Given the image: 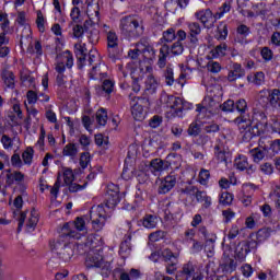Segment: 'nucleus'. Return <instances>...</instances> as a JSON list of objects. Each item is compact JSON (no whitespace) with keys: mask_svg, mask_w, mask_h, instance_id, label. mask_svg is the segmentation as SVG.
I'll return each mask as SVG.
<instances>
[{"mask_svg":"<svg viewBox=\"0 0 280 280\" xmlns=\"http://www.w3.org/2000/svg\"><path fill=\"white\" fill-rule=\"evenodd\" d=\"M234 166L236 167V170H240V172H244L246 167H248V158H246L245 155H238L234 160Z\"/></svg>","mask_w":280,"mask_h":280,"instance_id":"nucleus-40","label":"nucleus"},{"mask_svg":"<svg viewBox=\"0 0 280 280\" xmlns=\"http://www.w3.org/2000/svg\"><path fill=\"white\" fill-rule=\"evenodd\" d=\"M75 180V175H73V170L71 168H62V174H58L57 180L52 187H50V195L54 198H58V194L60 191V187H65V185H71Z\"/></svg>","mask_w":280,"mask_h":280,"instance_id":"nucleus-7","label":"nucleus"},{"mask_svg":"<svg viewBox=\"0 0 280 280\" xmlns=\"http://www.w3.org/2000/svg\"><path fill=\"white\" fill-rule=\"evenodd\" d=\"M141 224L144 226V229H156L159 219L154 214H145L141 220Z\"/></svg>","mask_w":280,"mask_h":280,"instance_id":"nucleus-31","label":"nucleus"},{"mask_svg":"<svg viewBox=\"0 0 280 280\" xmlns=\"http://www.w3.org/2000/svg\"><path fill=\"white\" fill-rule=\"evenodd\" d=\"M38 224V212L36 210L31 211V215L26 222V231L32 233Z\"/></svg>","mask_w":280,"mask_h":280,"instance_id":"nucleus-33","label":"nucleus"},{"mask_svg":"<svg viewBox=\"0 0 280 280\" xmlns=\"http://www.w3.org/2000/svg\"><path fill=\"white\" fill-rule=\"evenodd\" d=\"M78 152H79L78 144L68 143L63 147L62 155L69 156L70 159H75V156H78Z\"/></svg>","mask_w":280,"mask_h":280,"instance_id":"nucleus-34","label":"nucleus"},{"mask_svg":"<svg viewBox=\"0 0 280 280\" xmlns=\"http://www.w3.org/2000/svg\"><path fill=\"white\" fill-rule=\"evenodd\" d=\"M184 50L185 48L183 47L182 42H175L171 46V48L167 45H163L160 48V56L158 61V66L160 67V69H163L165 65H167V56H170V54H173V56H180V54H183Z\"/></svg>","mask_w":280,"mask_h":280,"instance_id":"nucleus-8","label":"nucleus"},{"mask_svg":"<svg viewBox=\"0 0 280 280\" xmlns=\"http://www.w3.org/2000/svg\"><path fill=\"white\" fill-rule=\"evenodd\" d=\"M106 43H107V56L115 60L117 56H119V36L115 31L107 32L106 35Z\"/></svg>","mask_w":280,"mask_h":280,"instance_id":"nucleus-11","label":"nucleus"},{"mask_svg":"<svg viewBox=\"0 0 280 280\" xmlns=\"http://www.w3.org/2000/svg\"><path fill=\"white\" fill-rule=\"evenodd\" d=\"M22 161L24 165H32V161H34V148H26V150L22 153Z\"/></svg>","mask_w":280,"mask_h":280,"instance_id":"nucleus-45","label":"nucleus"},{"mask_svg":"<svg viewBox=\"0 0 280 280\" xmlns=\"http://www.w3.org/2000/svg\"><path fill=\"white\" fill-rule=\"evenodd\" d=\"M259 170L265 176H272L275 174V166L270 162L260 164Z\"/></svg>","mask_w":280,"mask_h":280,"instance_id":"nucleus-51","label":"nucleus"},{"mask_svg":"<svg viewBox=\"0 0 280 280\" xmlns=\"http://www.w3.org/2000/svg\"><path fill=\"white\" fill-rule=\"evenodd\" d=\"M25 180V174L20 171L12 172L11 170H5V185L7 187H12L14 183L21 185Z\"/></svg>","mask_w":280,"mask_h":280,"instance_id":"nucleus-22","label":"nucleus"},{"mask_svg":"<svg viewBox=\"0 0 280 280\" xmlns=\"http://www.w3.org/2000/svg\"><path fill=\"white\" fill-rule=\"evenodd\" d=\"M65 71L67 70L60 66L55 67L57 86H65L67 84V75H65Z\"/></svg>","mask_w":280,"mask_h":280,"instance_id":"nucleus-35","label":"nucleus"},{"mask_svg":"<svg viewBox=\"0 0 280 280\" xmlns=\"http://www.w3.org/2000/svg\"><path fill=\"white\" fill-rule=\"evenodd\" d=\"M214 159L218 163H224L225 166L229 165V161H231V152H229L224 143L220 140L217 141L214 145Z\"/></svg>","mask_w":280,"mask_h":280,"instance_id":"nucleus-15","label":"nucleus"},{"mask_svg":"<svg viewBox=\"0 0 280 280\" xmlns=\"http://www.w3.org/2000/svg\"><path fill=\"white\" fill-rule=\"evenodd\" d=\"M2 80L7 89H14V73L12 71L4 70L2 72Z\"/></svg>","mask_w":280,"mask_h":280,"instance_id":"nucleus-37","label":"nucleus"},{"mask_svg":"<svg viewBox=\"0 0 280 280\" xmlns=\"http://www.w3.org/2000/svg\"><path fill=\"white\" fill-rule=\"evenodd\" d=\"M1 143L4 150H12L14 147V140H12V138H10L8 135H2Z\"/></svg>","mask_w":280,"mask_h":280,"instance_id":"nucleus-57","label":"nucleus"},{"mask_svg":"<svg viewBox=\"0 0 280 280\" xmlns=\"http://www.w3.org/2000/svg\"><path fill=\"white\" fill-rule=\"evenodd\" d=\"M16 23L21 25V27H24L27 32H32L30 28V24H27V14L24 11L18 12V18L15 20Z\"/></svg>","mask_w":280,"mask_h":280,"instance_id":"nucleus-44","label":"nucleus"},{"mask_svg":"<svg viewBox=\"0 0 280 280\" xmlns=\"http://www.w3.org/2000/svg\"><path fill=\"white\" fill-rule=\"evenodd\" d=\"M260 56L262 60H265V62H270V60L275 58V52H272V49H270V47L265 46L260 50Z\"/></svg>","mask_w":280,"mask_h":280,"instance_id":"nucleus-49","label":"nucleus"},{"mask_svg":"<svg viewBox=\"0 0 280 280\" xmlns=\"http://www.w3.org/2000/svg\"><path fill=\"white\" fill-rule=\"evenodd\" d=\"M170 168V162L154 159L150 162L149 170L153 176H160L162 172Z\"/></svg>","mask_w":280,"mask_h":280,"instance_id":"nucleus-23","label":"nucleus"},{"mask_svg":"<svg viewBox=\"0 0 280 280\" xmlns=\"http://www.w3.org/2000/svg\"><path fill=\"white\" fill-rule=\"evenodd\" d=\"M246 75V71L244 68H242V65L234 62L231 66V69L228 73V80L230 82H236V80H240L241 78H244Z\"/></svg>","mask_w":280,"mask_h":280,"instance_id":"nucleus-27","label":"nucleus"},{"mask_svg":"<svg viewBox=\"0 0 280 280\" xmlns=\"http://www.w3.org/2000/svg\"><path fill=\"white\" fill-rule=\"evenodd\" d=\"M222 215H223V222L225 224H229V222L235 219V212L231 209L223 210Z\"/></svg>","mask_w":280,"mask_h":280,"instance_id":"nucleus-64","label":"nucleus"},{"mask_svg":"<svg viewBox=\"0 0 280 280\" xmlns=\"http://www.w3.org/2000/svg\"><path fill=\"white\" fill-rule=\"evenodd\" d=\"M220 101L215 100L213 96H206L202 101V105H197V119L198 121H201V124H205L202 121L205 117H211V115H218L220 113Z\"/></svg>","mask_w":280,"mask_h":280,"instance_id":"nucleus-5","label":"nucleus"},{"mask_svg":"<svg viewBox=\"0 0 280 280\" xmlns=\"http://www.w3.org/2000/svg\"><path fill=\"white\" fill-rule=\"evenodd\" d=\"M102 89L104 93H106L107 95H110V93H113V91L115 90V82L110 80H105L103 81Z\"/></svg>","mask_w":280,"mask_h":280,"instance_id":"nucleus-60","label":"nucleus"},{"mask_svg":"<svg viewBox=\"0 0 280 280\" xmlns=\"http://www.w3.org/2000/svg\"><path fill=\"white\" fill-rule=\"evenodd\" d=\"M152 63L148 61H139L138 65L131 67L130 75L132 80H141L145 78V73H152Z\"/></svg>","mask_w":280,"mask_h":280,"instance_id":"nucleus-12","label":"nucleus"},{"mask_svg":"<svg viewBox=\"0 0 280 280\" xmlns=\"http://www.w3.org/2000/svg\"><path fill=\"white\" fill-rule=\"evenodd\" d=\"M176 38V31L174 28H168L163 32V39L165 43H172Z\"/></svg>","mask_w":280,"mask_h":280,"instance_id":"nucleus-62","label":"nucleus"},{"mask_svg":"<svg viewBox=\"0 0 280 280\" xmlns=\"http://www.w3.org/2000/svg\"><path fill=\"white\" fill-rule=\"evenodd\" d=\"M103 253L102 248L90 250L85 260L88 268H108L110 264L104 261Z\"/></svg>","mask_w":280,"mask_h":280,"instance_id":"nucleus-10","label":"nucleus"},{"mask_svg":"<svg viewBox=\"0 0 280 280\" xmlns=\"http://www.w3.org/2000/svg\"><path fill=\"white\" fill-rule=\"evenodd\" d=\"M233 199H234L233 194L225 191V192H221L219 197V202L223 207H231V205H233Z\"/></svg>","mask_w":280,"mask_h":280,"instance_id":"nucleus-42","label":"nucleus"},{"mask_svg":"<svg viewBox=\"0 0 280 280\" xmlns=\"http://www.w3.org/2000/svg\"><path fill=\"white\" fill-rule=\"evenodd\" d=\"M161 102L166 104V108H171L173 117H183V110H187V103L180 97L164 94L161 96Z\"/></svg>","mask_w":280,"mask_h":280,"instance_id":"nucleus-6","label":"nucleus"},{"mask_svg":"<svg viewBox=\"0 0 280 280\" xmlns=\"http://www.w3.org/2000/svg\"><path fill=\"white\" fill-rule=\"evenodd\" d=\"M96 124L98 126H106L107 121H108V112H106V108H100L96 112Z\"/></svg>","mask_w":280,"mask_h":280,"instance_id":"nucleus-39","label":"nucleus"},{"mask_svg":"<svg viewBox=\"0 0 280 280\" xmlns=\"http://www.w3.org/2000/svg\"><path fill=\"white\" fill-rule=\"evenodd\" d=\"M220 110L223 113H233L235 110V102L233 100H228L220 105Z\"/></svg>","mask_w":280,"mask_h":280,"instance_id":"nucleus-52","label":"nucleus"},{"mask_svg":"<svg viewBox=\"0 0 280 280\" xmlns=\"http://www.w3.org/2000/svg\"><path fill=\"white\" fill-rule=\"evenodd\" d=\"M259 102L262 104H270L272 108H280V90H261L259 92Z\"/></svg>","mask_w":280,"mask_h":280,"instance_id":"nucleus-9","label":"nucleus"},{"mask_svg":"<svg viewBox=\"0 0 280 280\" xmlns=\"http://www.w3.org/2000/svg\"><path fill=\"white\" fill-rule=\"evenodd\" d=\"M47 23V20L45 19V15H43V11H37V19H36V25L38 31L43 34L45 33V24Z\"/></svg>","mask_w":280,"mask_h":280,"instance_id":"nucleus-48","label":"nucleus"},{"mask_svg":"<svg viewBox=\"0 0 280 280\" xmlns=\"http://www.w3.org/2000/svg\"><path fill=\"white\" fill-rule=\"evenodd\" d=\"M162 257H163L164 261L172 262L173 259H178V254H174V252H172V249L165 248L162 250Z\"/></svg>","mask_w":280,"mask_h":280,"instance_id":"nucleus-54","label":"nucleus"},{"mask_svg":"<svg viewBox=\"0 0 280 280\" xmlns=\"http://www.w3.org/2000/svg\"><path fill=\"white\" fill-rule=\"evenodd\" d=\"M106 75V72H102L100 66H93L92 70L90 71L91 80H104Z\"/></svg>","mask_w":280,"mask_h":280,"instance_id":"nucleus-46","label":"nucleus"},{"mask_svg":"<svg viewBox=\"0 0 280 280\" xmlns=\"http://www.w3.org/2000/svg\"><path fill=\"white\" fill-rule=\"evenodd\" d=\"M131 102V115L136 121H143L144 114H143V105L139 104V101H143L145 98L139 97V96H132V94L129 95Z\"/></svg>","mask_w":280,"mask_h":280,"instance_id":"nucleus-17","label":"nucleus"},{"mask_svg":"<svg viewBox=\"0 0 280 280\" xmlns=\"http://www.w3.org/2000/svg\"><path fill=\"white\" fill-rule=\"evenodd\" d=\"M211 178V173L207 168H201L198 175V183L203 187L209 185V179Z\"/></svg>","mask_w":280,"mask_h":280,"instance_id":"nucleus-41","label":"nucleus"},{"mask_svg":"<svg viewBox=\"0 0 280 280\" xmlns=\"http://www.w3.org/2000/svg\"><path fill=\"white\" fill-rule=\"evenodd\" d=\"M164 213L166 218H176V215H180V213H183V210L178 203L168 202L164 209Z\"/></svg>","mask_w":280,"mask_h":280,"instance_id":"nucleus-30","label":"nucleus"},{"mask_svg":"<svg viewBox=\"0 0 280 280\" xmlns=\"http://www.w3.org/2000/svg\"><path fill=\"white\" fill-rule=\"evenodd\" d=\"M249 154L254 161V163H259L264 161L266 156V150L264 148H255L249 151Z\"/></svg>","mask_w":280,"mask_h":280,"instance_id":"nucleus-36","label":"nucleus"},{"mask_svg":"<svg viewBox=\"0 0 280 280\" xmlns=\"http://www.w3.org/2000/svg\"><path fill=\"white\" fill-rule=\"evenodd\" d=\"M80 16H81L80 8L73 7L70 12V19L72 23H81L82 19Z\"/></svg>","mask_w":280,"mask_h":280,"instance_id":"nucleus-55","label":"nucleus"},{"mask_svg":"<svg viewBox=\"0 0 280 280\" xmlns=\"http://www.w3.org/2000/svg\"><path fill=\"white\" fill-rule=\"evenodd\" d=\"M105 200V205L101 203L98 206H94L90 210V220L94 231H102V229H104L106 218H108V211L119 205L121 200L119 198V186L115 184L108 185Z\"/></svg>","mask_w":280,"mask_h":280,"instance_id":"nucleus-1","label":"nucleus"},{"mask_svg":"<svg viewBox=\"0 0 280 280\" xmlns=\"http://www.w3.org/2000/svg\"><path fill=\"white\" fill-rule=\"evenodd\" d=\"M119 27L122 34H126L131 38H137V36H141V34H143V19L137 15L124 16L120 20Z\"/></svg>","mask_w":280,"mask_h":280,"instance_id":"nucleus-4","label":"nucleus"},{"mask_svg":"<svg viewBox=\"0 0 280 280\" xmlns=\"http://www.w3.org/2000/svg\"><path fill=\"white\" fill-rule=\"evenodd\" d=\"M80 167H82V170H86V167H89L90 163H91V154L89 153H82L80 156Z\"/></svg>","mask_w":280,"mask_h":280,"instance_id":"nucleus-61","label":"nucleus"},{"mask_svg":"<svg viewBox=\"0 0 280 280\" xmlns=\"http://www.w3.org/2000/svg\"><path fill=\"white\" fill-rule=\"evenodd\" d=\"M235 124L238 125L243 135V141H250L254 137H258L259 125L268 124V116L264 110L255 108L252 116H241L235 119Z\"/></svg>","mask_w":280,"mask_h":280,"instance_id":"nucleus-2","label":"nucleus"},{"mask_svg":"<svg viewBox=\"0 0 280 280\" xmlns=\"http://www.w3.org/2000/svg\"><path fill=\"white\" fill-rule=\"evenodd\" d=\"M138 51L143 56L142 62H149L151 65L152 60H154L156 52L154 51V47L150 45H145L142 43H138Z\"/></svg>","mask_w":280,"mask_h":280,"instance_id":"nucleus-25","label":"nucleus"},{"mask_svg":"<svg viewBox=\"0 0 280 280\" xmlns=\"http://www.w3.org/2000/svg\"><path fill=\"white\" fill-rule=\"evenodd\" d=\"M88 40L91 43V45H97L100 40V31L92 30L88 33Z\"/></svg>","mask_w":280,"mask_h":280,"instance_id":"nucleus-56","label":"nucleus"},{"mask_svg":"<svg viewBox=\"0 0 280 280\" xmlns=\"http://www.w3.org/2000/svg\"><path fill=\"white\" fill-rule=\"evenodd\" d=\"M45 117L49 124H58V116L54 112V105L45 106Z\"/></svg>","mask_w":280,"mask_h":280,"instance_id":"nucleus-38","label":"nucleus"},{"mask_svg":"<svg viewBox=\"0 0 280 280\" xmlns=\"http://www.w3.org/2000/svg\"><path fill=\"white\" fill-rule=\"evenodd\" d=\"M159 89V81H156V78L152 72L148 73L147 80H145V91L150 95H154L156 93V90Z\"/></svg>","mask_w":280,"mask_h":280,"instance_id":"nucleus-29","label":"nucleus"},{"mask_svg":"<svg viewBox=\"0 0 280 280\" xmlns=\"http://www.w3.org/2000/svg\"><path fill=\"white\" fill-rule=\"evenodd\" d=\"M195 16L197 21H200V23H202L203 27H207V30H211V27L215 25V21H218V18H215V14H213L210 9L197 11L195 13Z\"/></svg>","mask_w":280,"mask_h":280,"instance_id":"nucleus-13","label":"nucleus"},{"mask_svg":"<svg viewBox=\"0 0 280 280\" xmlns=\"http://www.w3.org/2000/svg\"><path fill=\"white\" fill-rule=\"evenodd\" d=\"M188 39L190 40V44L192 47H196L198 45V36H200L202 32V27L200 26V23L198 22H188Z\"/></svg>","mask_w":280,"mask_h":280,"instance_id":"nucleus-21","label":"nucleus"},{"mask_svg":"<svg viewBox=\"0 0 280 280\" xmlns=\"http://www.w3.org/2000/svg\"><path fill=\"white\" fill-rule=\"evenodd\" d=\"M89 218L77 217L74 221L66 223L61 229L60 240H80L86 233Z\"/></svg>","mask_w":280,"mask_h":280,"instance_id":"nucleus-3","label":"nucleus"},{"mask_svg":"<svg viewBox=\"0 0 280 280\" xmlns=\"http://www.w3.org/2000/svg\"><path fill=\"white\" fill-rule=\"evenodd\" d=\"M164 82L166 86H173L176 80L174 79V69L167 67L163 73Z\"/></svg>","mask_w":280,"mask_h":280,"instance_id":"nucleus-43","label":"nucleus"},{"mask_svg":"<svg viewBox=\"0 0 280 280\" xmlns=\"http://www.w3.org/2000/svg\"><path fill=\"white\" fill-rule=\"evenodd\" d=\"M250 244L252 243L248 241L240 242L235 248V259L238 261H244L248 253H250Z\"/></svg>","mask_w":280,"mask_h":280,"instance_id":"nucleus-26","label":"nucleus"},{"mask_svg":"<svg viewBox=\"0 0 280 280\" xmlns=\"http://www.w3.org/2000/svg\"><path fill=\"white\" fill-rule=\"evenodd\" d=\"M176 187V176L168 175L164 177L159 185V194H170Z\"/></svg>","mask_w":280,"mask_h":280,"instance_id":"nucleus-24","label":"nucleus"},{"mask_svg":"<svg viewBox=\"0 0 280 280\" xmlns=\"http://www.w3.org/2000/svg\"><path fill=\"white\" fill-rule=\"evenodd\" d=\"M55 250L62 261H71V257H73V247H71V244L57 242L55 244Z\"/></svg>","mask_w":280,"mask_h":280,"instance_id":"nucleus-19","label":"nucleus"},{"mask_svg":"<svg viewBox=\"0 0 280 280\" xmlns=\"http://www.w3.org/2000/svg\"><path fill=\"white\" fill-rule=\"evenodd\" d=\"M130 242H132V235L131 234L125 235L124 241L121 242L120 248H119V255L124 259H126L127 257H130V253L132 252V246Z\"/></svg>","mask_w":280,"mask_h":280,"instance_id":"nucleus-28","label":"nucleus"},{"mask_svg":"<svg viewBox=\"0 0 280 280\" xmlns=\"http://www.w3.org/2000/svg\"><path fill=\"white\" fill-rule=\"evenodd\" d=\"M86 44L79 42L78 44L74 45V54L77 57V67L78 69H84V66H86Z\"/></svg>","mask_w":280,"mask_h":280,"instance_id":"nucleus-20","label":"nucleus"},{"mask_svg":"<svg viewBox=\"0 0 280 280\" xmlns=\"http://www.w3.org/2000/svg\"><path fill=\"white\" fill-rule=\"evenodd\" d=\"M198 270V265L194 262V260H188L187 262L182 265V269L177 271L176 279L177 280H189L194 277L195 272Z\"/></svg>","mask_w":280,"mask_h":280,"instance_id":"nucleus-14","label":"nucleus"},{"mask_svg":"<svg viewBox=\"0 0 280 280\" xmlns=\"http://www.w3.org/2000/svg\"><path fill=\"white\" fill-rule=\"evenodd\" d=\"M235 109L238 113H246V110H248V103H246V100L240 98L238 101H236V103L234 104V110Z\"/></svg>","mask_w":280,"mask_h":280,"instance_id":"nucleus-53","label":"nucleus"},{"mask_svg":"<svg viewBox=\"0 0 280 280\" xmlns=\"http://www.w3.org/2000/svg\"><path fill=\"white\" fill-rule=\"evenodd\" d=\"M231 1H226L224 2L220 9L219 12L215 13V19L220 20L222 19V16H224L225 14H229V12H231Z\"/></svg>","mask_w":280,"mask_h":280,"instance_id":"nucleus-47","label":"nucleus"},{"mask_svg":"<svg viewBox=\"0 0 280 280\" xmlns=\"http://www.w3.org/2000/svg\"><path fill=\"white\" fill-rule=\"evenodd\" d=\"M257 189V185L255 184H244L243 192L240 196L238 200L244 205V207H250L253 205V196L255 190Z\"/></svg>","mask_w":280,"mask_h":280,"instance_id":"nucleus-18","label":"nucleus"},{"mask_svg":"<svg viewBox=\"0 0 280 280\" xmlns=\"http://www.w3.org/2000/svg\"><path fill=\"white\" fill-rule=\"evenodd\" d=\"M46 136H47V132L45 131V127H40L39 137L37 142L35 143V148H37V150H45Z\"/></svg>","mask_w":280,"mask_h":280,"instance_id":"nucleus-50","label":"nucleus"},{"mask_svg":"<svg viewBox=\"0 0 280 280\" xmlns=\"http://www.w3.org/2000/svg\"><path fill=\"white\" fill-rule=\"evenodd\" d=\"M95 62H100V54L97 50H90L88 59L89 67L95 65Z\"/></svg>","mask_w":280,"mask_h":280,"instance_id":"nucleus-63","label":"nucleus"},{"mask_svg":"<svg viewBox=\"0 0 280 280\" xmlns=\"http://www.w3.org/2000/svg\"><path fill=\"white\" fill-rule=\"evenodd\" d=\"M179 191L183 196L191 197V196H196V191H198V187L189 185L182 188Z\"/></svg>","mask_w":280,"mask_h":280,"instance_id":"nucleus-59","label":"nucleus"},{"mask_svg":"<svg viewBox=\"0 0 280 280\" xmlns=\"http://www.w3.org/2000/svg\"><path fill=\"white\" fill-rule=\"evenodd\" d=\"M226 49H229L226 43H221L210 51V58H224L226 56Z\"/></svg>","mask_w":280,"mask_h":280,"instance_id":"nucleus-32","label":"nucleus"},{"mask_svg":"<svg viewBox=\"0 0 280 280\" xmlns=\"http://www.w3.org/2000/svg\"><path fill=\"white\" fill-rule=\"evenodd\" d=\"M207 69L210 73H220V71H222V66L218 61H209Z\"/></svg>","mask_w":280,"mask_h":280,"instance_id":"nucleus-58","label":"nucleus"},{"mask_svg":"<svg viewBox=\"0 0 280 280\" xmlns=\"http://www.w3.org/2000/svg\"><path fill=\"white\" fill-rule=\"evenodd\" d=\"M55 67H61L63 71L67 69H72L73 67V54L71 50H65L57 55Z\"/></svg>","mask_w":280,"mask_h":280,"instance_id":"nucleus-16","label":"nucleus"}]
</instances>
